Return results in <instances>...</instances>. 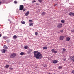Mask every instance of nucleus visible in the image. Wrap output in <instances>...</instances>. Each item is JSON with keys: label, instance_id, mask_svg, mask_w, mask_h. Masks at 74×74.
Segmentation results:
<instances>
[{"label": "nucleus", "instance_id": "obj_30", "mask_svg": "<svg viewBox=\"0 0 74 74\" xmlns=\"http://www.w3.org/2000/svg\"><path fill=\"white\" fill-rule=\"evenodd\" d=\"M32 3H35V2H36V1L34 0L33 1H32Z\"/></svg>", "mask_w": 74, "mask_h": 74}, {"label": "nucleus", "instance_id": "obj_35", "mask_svg": "<svg viewBox=\"0 0 74 74\" xmlns=\"http://www.w3.org/2000/svg\"><path fill=\"white\" fill-rule=\"evenodd\" d=\"M72 73L73 74H74V70H73L72 71Z\"/></svg>", "mask_w": 74, "mask_h": 74}, {"label": "nucleus", "instance_id": "obj_37", "mask_svg": "<svg viewBox=\"0 0 74 74\" xmlns=\"http://www.w3.org/2000/svg\"><path fill=\"white\" fill-rule=\"evenodd\" d=\"M57 5H58V4H55L54 6H56Z\"/></svg>", "mask_w": 74, "mask_h": 74}, {"label": "nucleus", "instance_id": "obj_25", "mask_svg": "<svg viewBox=\"0 0 74 74\" xmlns=\"http://www.w3.org/2000/svg\"><path fill=\"white\" fill-rule=\"evenodd\" d=\"M72 14H73V13H72V12H71L69 13V15H70V16L72 15Z\"/></svg>", "mask_w": 74, "mask_h": 74}, {"label": "nucleus", "instance_id": "obj_33", "mask_svg": "<svg viewBox=\"0 0 74 74\" xmlns=\"http://www.w3.org/2000/svg\"><path fill=\"white\" fill-rule=\"evenodd\" d=\"M43 66L44 67H47V66L46 65H45V64H44V65H43Z\"/></svg>", "mask_w": 74, "mask_h": 74}, {"label": "nucleus", "instance_id": "obj_5", "mask_svg": "<svg viewBox=\"0 0 74 74\" xmlns=\"http://www.w3.org/2000/svg\"><path fill=\"white\" fill-rule=\"evenodd\" d=\"M23 8H24V7L23 5H20L19 8L20 10H22L23 9Z\"/></svg>", "mask_w": 74, "mask_h": 74}, {"label": "nucleus", "instance_id": "obj_19", "mask_svg": "<svg viewBox=\"0 0 74 74\" xmlns=\"http://www.w3.org/2000/svg\"><path fill=\"white\" fill-rule=\"evenodd\" d=\"M10 66V65H6L5 66V67L6 68V69H8V67Z\"/></svg>", "mask_w": 74, "mask_h": 74}, {"label": "nucleus", "instance_id": "obj_42", "mask_svg": "<svg viewBox=\"0 0 74 74\" xmlns=\"http://www.w3.org/2000/svg\"><path fill=\"white\" fill-rule=\"evenodd\" d=\"M1 34H0V37H1Z\"/></svg>", "mask_w": 74, "mask_h": 74}, {"label": "nucleus", "instance_id": "obj_39", "mask_svg": "<svg viewBox=\"0 0 74 74\" xmlns=\"http://www.w3.org/2000/svg\"><path fill=\"white\" fill-rule=\"evenodd\" d=\"M60 32H63V30H61Z\"/></svg>", "mask_w": 74, "mask_h": 74}, {"label": "nucleus", "instance_id": "obj_41", "mask_svg": "<svg viewBox=\"0 0 74 74\" xmlns=\"http://www.w3.org/2000/svg\"><path fill=\"white\" fill-rule=\"evenodd\" d=\"M73 16H74V13H72V15Z\"/></svg>", "mask_w": 74, "mask_h": 74}, {"label": "nucleus", "instance_id": "obj_32", "mask_svg": "<svg viewBox=\"0 0 74 74\" xmlns=\"http://www.w3.org/2000/svg\"><path fill=\"white\" fill-rule=\"evenodd\" d=\"M9 69L10 70H13V68L11 67Z\"/></svg>", "mask_w": 74, "mask_h": 74}, {"label": "nucleus", "instance_id": "obj_3", "mask_svg": "<svg viewBox=\"0 0 74 74\" xmlns=\"http://www.w3.org/2000/svg\"><path fill=\"white\" fill-rule=\"evenodd\" d=\"M63 26V25L61 23H59L57 25V27L59 29H60Z\"/></svg>", "mask_w": 74, "mask_h": 74}, {"label": "nucleus", "instance_id": "obj_44", "mask_svg": "<svg viewBox=\"0 0 74 74\" xmlns=\"http://www.w3.org/2000/svg\"><path fill=\"white\" fill-rule=\"evenodd\" d=\"M10 23H11V21H10Z\"/></svg>", "mask_w": 74, "mask_h": 74}, {"label": "nucleus", "instance_id": "obj_17", "mask_svg": "<svg viewBox=\"0 0 74 74\" xmlns=\"http://www.w3.org/2000/svg\"><path fill=\"white\" fill-rule=\"evenodd\" d=\"M13 38H14V39H16V38H17V36L16 35H14L13 37Z\"/></svg>", "mask_w": 74, "mask_h": 74}, {"label": "nucleus", "instance_id": "obj_23", "mask_svg": "<svg viewBox=\"0 0 74 74\" xmlns=\"http://www.w3.org/2000/svg\"><path fill=\"white\" fill-rule=\"evenodd\" d=\"M21 23H22V24H25V21H21Z\"/></svg>", "mask_w": 74, "mask_h": 74}, {"label": "nucleus", "instance_id": "obj_10", "mask_svg": "<svg viewBox=\"0 0 74 74\" xmlns=\"http://www.w3.org/2000/svg\"><path fill=\"white\" fill-rule=\"evenodd\" d=\"M53 63H54V64H55L57 63H58V62L56 60H54L53 61Z\"/></svg>", "mask_w": 74, "mask_h": 74}, {"label": "nucleus", "instance_id": "obj_20", "mask_svg": "<svg viewBox=\"0 0 74 74\" xmlns=\"http://www.w3.org/2000/svg\"><path fill=\"white\" fill-rule=\"evenodd\" d=\"M62 67H63V66H61L58 67L59 69H62Z\"/></svg>", "mask_w": 74, "mask_h": 74}, {"label": "nucleus", "instance_id": "obj_36", "mask_svg": "<svg viewBox=\"0 0 74 74\" xmlns=\"http://www.w3.org/2000/svg\"><path fill=\"white\" fill-rule=\"evenodd\" d=\"M63 60H64V61H66V60L65 59H63Z\"/></svg>", "mask_w": 74, "mask_h": 74}, {"label": "nucleus", "instance_id": "obj_21", "mask_svg": "<svg viewBox=\"0 0 74 74\" xmlns=\"http://www.w3.org/2000/svg\"><path fill=\"white\" fill-rule=\"evenodd\" d=\"M3 48L5 49H7V46L6 45H4V46Z\"/></svg>", "mask_w": 74, "mask_h": 74}, {"label": "nucleus", "instance_id": "obj_9", "mask_svg": "<svg viewBox=\"0 0 74 74\" xmlns=\"http://www.w3.org/2000/svg\"><path fill=\"white\" fill-rule=\"evenodd\" d=\"M51 51L53 53H57V51H55L54 49L51 50Z\"/></svg>", "mask_w": 74, "mask_h": 74}, {"label": "nucleus", "instance_id": "obj_16", "mask_svg": "<svg viewBox=\"0 0 74 74\" xmlns=\"http://www.w3.org/2000/svg\"><path fill=\"white\" fill-rule=\"evenodd\" d=\"M73 56H72L71 57H69V59H70V60H73Z\"/></svg>", "mask_w": 74, "mask_h": 74}, {"label": "nucleus", "instance_id": "obj_40", "mask_svg": "<svg viewBox=\"0 0 74 74\" xmlns=\"http://www.w3.org/2000/svg\"><path fill=\"white\" fill-rule=\"evenodd\" d=\"M71 32H74V30H71Z\"/></svg>", "mask_w": 74, "mask_h": 74}, {"label": "nucleus", "instance_id": "obj_13", "mask_svg": "<svg viewBox=\"0 0 74 74\" xmlns=\"http://www.w3.org/2000/svg\"><path fill=\"white\" fill-rule=\"evenodd\" d=\"M20 55H25V53L23 52H21L20 53Z\"/></svg>", "mask_w": 74, "mask_h": 74}, {"label": "nucleus", "instance_id": "obj_8", "mask_svg": "<svg viewBox=\"0 0 74 74\" xmlns=\"http://www.w3.org/2000/svg\"><path fill=\"white\" fill-rule=\"evenodd\" d=\"M66 41H69L70 40V38L69 37H67L66 38Z\"/></svg>", "mask_w": 74, "mask_h": 74}, {"label": "nucleus", "instance_id": "obj_29", "mask_svg": "<svg viewBox=\"0 0 74 74\" xmlns=\"http://www.w3.org/2000/svg\"><path fill=\"white\" fill-rule=\"evenodd\" d=\"M73 61L74 62V56H73V58H72Z\"/></svg>", "mask_w": 74, "mask_h": 74}, {"label": "nucleus", "instance_id": "obj_6", "mask_svg": "<svg viewBox=\"0 0 74 74\" xmlns=\"http://www.w3.org/2000/svg\"><path fill=\"white\" fill-rule=\"evenodd\" d=\"M32 51H33V50L32 49H29V50L27 51V53L28 54H30L32 52Z\"/></svg>", "mask_w": 74, "mask_h": 74}, {"label": "nucleus", "instance_id": "obj_14", "mask_svg": "<svg viewBox=\"0 0 74 74\" xmlns=\"http://www.w3.org/2000/svg\"><path fill=\"white\" fill-rule=\"evenodd\" d=\"M29 25L30 26H33V23H29Z\"/></svg>", "mask_w": 74, "mask_h": 74}, {"label": "nucleus", "instance_id": "obj_22", "mask_svg": "<svg viewBox=\"0 0 74 74\" xmlns=\"http://www.w3.org/2000/svg\"><path fill=\"white\" fill-rule=\"evenodd\" d=\"M47 49V47H43V49Z\"/></svg>", "mask_w": 74, "mask_h": 74}, {"label": "nucleus", "instance_id": "obj_46", "mask_svg": "<svg viewBox=\"0 0 74 74\" xmlns=\"http://www.w3.org/2000/svg\"><path fill=\"white\" fill-rule=\"evenodd\" d=\"M23 0L25 1V0Z\"/></svg>", "mask_w": 74, "mask_h": 74}, {"label": "nucleus", "instance_id": "obj_12", "mask_svg": "<svg viewBox=\"0 0 74 74\" xmlns=\"http://www.w3.org/2000/svg\"><path fill=\"white\" fill-rule=\"evenodd\" d=\"M29 14V12L27 11L26 13H25V16H27Z\"/></svg>", "mask_w": 74, "mask_h": 74}, {"label": "nucleus", "instance_id": "obj_18", "mask_svg": "<svg viewBox=\"0 0 74 74\" xmlns=\"http://www.w3.org/2000/svg\"><path fill=\"white\" fill-rule=\"evenodd\" d=\"M27 48H28V46H25L24 47V48L25 49H27Z\"/></svg>", "mask_w": 74, "mask_h": 74}, {"label": "nucleus", "instance_id": "obj_31", "mask_svg": "<svg viewBox=\"0 0 74 74\" xmlns=\"http://www.w3.org/2000/svg\"><path fill=\"white\" fill-rule=\"evenodd\" d=\"M14 3L15 4H17V1H14Z\"/></svg>", "mask_w": 74, "mask_h": 74}, {"label": "nucleus", "instance_id": "obj_24", "mask_svg": "<svg viewBox=\"0 0 74 74\" xmlns=\"http://www.w3.org/2000/svg\"><path fill=\"white\" fill-rule=\"evenodd\" d=\"M64 20H62L61 21V22L62 23H64Z\"/></svg>", "mask_w": 74, "mask_h": 74}, {"label": "nucleus", "instance_id": "obj_2", "mask_svg": "<svg viewBox=\"0 0 74 74\" xmlns=\"http://www.w3.org/2000/svg\"><path fill=\"white\" fill-rule=\"evenodd\" d=\"M16 56V54L15 53H13L10 55V58H14Z\"/></svg>", "mask_w": 74, "mask_h": 74}, {"label": "nucleus", "instance_id": "obj_1", "mask_svg": "<svg viewBox=\"0 0 74 74\" xmlns=\"http://www.w3.org/2000/svg\"><path fill=\"white\" fill-rule=\"evenodd\" d=\"M34 56L35 58H36V59H41L42 58V55L40 52L37 51H35L34 52Z\"/></svg>", "mask_w": 74, "mask_h": 74}, {"label": "nucleus", "instance_id": "obj_11", "mask_svg": "<svg viewBox=\"0 0 74 74\" xmlns=\"http://www.w3.org/2000/svg\"><path fill=\"white\" fill-rule=\"evenodd\" d=\"M3 39H5V40H7L8 38V37L6 36H4L3 37Z\"/></svg>", "mask_w": 74, "mask_h": 74}, {"label": "nucleus", "instance_id": "obj_26", "mask_svg": "<svg viewBox=\"0 0 74 74\" xmlns=\"http://www.w3.org/2000/svg\"><path fill=\"white\" fill-rule=\"evenodd\" d=\"M29 22L30 23L33 22V20H29Z\"/></svg>", "mask_w": 74, "mask_h": 74}, {"label": "nucleus", "instance_id": "obj_27", "mask_svg": "<svg viewBox=\"0 0 74 74\" xmlns=\"http://www.w3.org/2000/svg\"><path fill=\"white\" fill-rule=\"evenodd\" d=\"M38 34V33H37V32H35V35H36V36H37Z\"/></svg>", "mask_w": 74, "mask_h": 74}, {"label": "nucleus", "instance_id": "obj_34", "mask_svg": "<svg viewBox=\"0 0 74 74\" xmlns=\"http://www.w3.org/2000/svg\"><path fill=\"white\" fill-rule=\"evenodd\" d=\"M63 51H66V49H65V48H63Z\"/></svg>", "mask_w": 74, "mask_h": 74}, {"label": "nucleus", "instance_id": "obj_38", "mask_svg": "<svg viewBox=\"0 0 74 74\" xmlns=\"http://www.w3.org/2000/svg\"><path fill=\"white\" fill-rule=\"evenodd\" d=\"M26 11V9H23V11Z\"/></svg>", "mask_w": 74, "mask_h": 74}, {"label": "nucleus", "instance_id": "obj_28", "mask_svg": "<svg viewBox=\"0 0 74 74\" xmlns=\"http://www.w3.org/2000/svg\"><path fill=\"white\" fill-rule=\"evenodd\" d=\"M38 1H39V2H42V0H38Z\"/></svg>", "mask_w": 74, "mask_h": 74}, {"label": "nucleus", "instance_id": "obj_7", "mask_svg": "<svg viewBox=\"0 0 74 74\" xmlns=\"http://www.w3.org/2000/svg\"><path fill=\"white\" fill-rule=\"evenodd\" d=\"M59 38H60V41H62V40H63L64 38V36H60Z\"/></svg>", "mask_w": 74, "mask_h": 74}, {"label": "nucleus", "instance_id": "obj_4", "mask_svg": "<svg viewBox=\"0 0 74 74\" xmlns=\"http://www.w3.org/2000/svg\"><path fill=\"white\" fill-rule=\"evenodd\" d=\"M6 51H7V50L4 49H2L1 50L2 52V53H5V52H6Z\"/></svg>", "mask_w": 74, "mask_h": 74}, {"label": "nucleus", "instance_id": "obj_43", "mask_svg": "<svg viewBox=\"0 0 74 74\" xmlns=\"http://www.w3.org/2000/svg\"><path fill=\"white\" fill-rule=\"evenodd\" d=\"M1 2H0V4H1Z\"/></svg>", "mask_w": 74, "mask_h": 74}, {"label": "nucleus", "instance_id": "obj_15", "mask_svg": "<svg viewBox=\"0 0 74 74\" xmlns=\"http://www.w3.org/2000/svg\"><path fill=\"white\" fill-rule=\"evenodd\" d=\"M46 14V13L45 12H43L41 13V15L42 16H44V15H45V14Z\"/></svg>", "mask_w": 74, "mask_h": 74}, {"label": "nucleus", "instance_id": "obj_45", "mask_svg": "<svg viewBox=\"0 0 74 74\" xmlns=\"http://www.w3.org/2000/svg\"><path fill=\"white\" fill-rule=\"evenodd\" d=\"M48 74H51V73H49Z\"/></svg>", "mask_w": 74, "mask_h": 74}]
</instances>
